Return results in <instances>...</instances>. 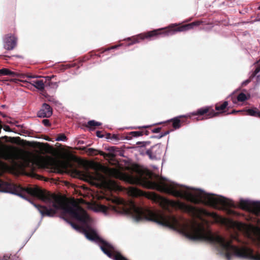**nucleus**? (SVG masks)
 Returning a JSON list of instances; mask_svg holds the SVG:
<instances>
[{
  "label": "nucleus",
  "mask_w": 260,
  "mask_h": 260,
  "mask_svg": "<svg viewBox=\"0 0 260 260\" xmlns=\"http://www.w3.org/2000/svg\"><path fill=\"white\" fill-rule=\"evenodd\" d=\"M79 149L82 151H86L87 152L89 155H95L96 152L98 151L97 150L95 149L90 148H87L86 147L82 146L79 148Z\"/></svg>",
  "instance_id": "obj_18"
},
{
  "label": "nucleus",
  "mask_w": 260,
  "mask_h": 260,
  "mask_svg": "<svg viewBox=\"0 0 260 260\" xmlns=\"http://www.w3.org/2000/svg\"><path fill=\"white\" fill-rule=\"evenodd\" d=\"M249 115L260 118V111L257 109H249L247 110Z\"/></svg>",
  "instance_id": "obj_17"
},
{
  "label": "nucleus",
  "mask_w": 260,
  "mask_h": 260,
  "mask_svg": "<svg viewBox=\"0 0 260 260\" xmlns=\"http://www.w3.org/2000/svg\"><path fill=\"white\" fill-rule=\"evenodd\" d=\"M126 40H131V38H127L126 39Z\"/></svg>",
  "instance_id": "obj_43"
},
{
  "label": "nucleus",
  "mask_w": 260,
  "mask_h": 260,
  "mask_svg": "<svg viewBox=\"0 0 260 260\" xmlns=\"http://www.w3.org/2000/svg\"><path fill=\"white\" fill-rule=\"evenodd\" d=\"M96 136L100 138H102L104 137V136L101 134V132L99 131H96Z\"/></svg>",
  "instance_id": "obj_33"
},
{
  "label": "nucleus",
  "mask_w": 260,
  "mask_h": 260,
  "mask_svg": "<svg viewBox=\"0 0 260 260\" xmlns=\"http://www.w3.org/2000/svg\"><path fill=\"white\" fill-rule=\"evenodd\" d=\"M0 260H20V258L16 254L13 255L12 254L10 255L6 254L3 257H0Z\"/></svg>",
  "instance_id": "obj_19"
},
{
  "label": "nucleus",
  "mask_w": 260,
  "mask_h": 260,
  "mask_svg": "<svg viewBox=\"0 0 260 260\" xmlns=\"http://www.w3.org/2000/svg\"><path fill=\"white\" fill-rule=\"evenodd\" d=\"M48 100L50 102H54V99L53 98H50Z\"/></svg>",
  "instance_id": "obj_40"
},
{
  "label": "nucleus",
  "mask_w": 260,
  "mask_h": 260,
  "mask_svg": "<svg viewBox=\"0 0 260 260\" xmlns=\"http://www.w3.org/2000/svg\"><path fill=\"white\" fill-rule=\"evenodd\" d=\"M162 152V149L160 144H157L147 149L146 154L151 160L160 159Z\"/></svg>",
  "instance_id": "obj_7"
},
{
  "label": "nucleus",
  "mask_w": 260,
  "mask_h": 260,
  "mask_svg": "<svg viewBox=\"0 0 260 260\" xmlns=\"http://www.w3.org/2000/svg\"><path fill=\"white\" fill-rule=\"evenodd\" d=\"M153 185L156 189L160 192L185 199L193 204L202 203L218 209L236 207L233 200L222 196L206 192L200 188L185 186V189H178L174 182L168 183L162 181L155 183Z\"/></svg>",
  "instance_id": "obj_2"
},
{
  "label": "nucleus",
  "mask_w": 260,
  "mask_h": 260,
  "mask_svg": "<svg viewBox=\"0 0 260 260\" xmlns=\"http://www.w3.org/2000/svg\"><path fill=\"white\" fill-rule=\"evenodd\" d=\"M250 94L246 95L245 93L241 92L237 96V100L239 102H244L250 98Z\"/></svg>",
  "instance_id": "obj_20"
},
{
  "label": "nucleus",
  "mask_w": 260,
  "mask_h": 260,
  "mask_svg": "<svg viewBox=\"0 0 260 260\" xmlns=\"http://www.w3.org/2000/svg\"><path fill=\"white\" fill-rule=\"evenodd\" d=\"M42 123L46 126H49L51 125L50 121L47 119H44L42 120Z\"/></svg>",
  "instance_id": "obj_29"
},
{
  "label": "nucleus",
  "mask_w": 260,
  "mask_h": 260,
  "mask_svg": "<svg viewBox=\"0 0 260 260\" xmlns=\"http://www.w3.org/2000/svg\"><path fill=\"white\" fill-rule=\"evenodd\" d=\"M17 38L12 34L6 35L4 39V47L7 50H12L17 45Z\"/></svg>",
  "instance_id": "obj_8"
},
{
  "label": "nucleus",
  "mask_w": 260,
  "mask_h": 260,
  "mask_svg": "<svg viewBox=\"0 0 260 260\" xmlns=\"http://www.w3.org/2000/svg\"><path fill=\"white\" fill-rule=\"evenodd\" d=\"M239 112H240V111H236L235 110H233L230 113V114H234Z\"/></svg>",
  "instance_id": "obj_39"
},
{
  "label": "nucleus",
  "mask_w": 260,
  "mask_h": 260,
  "mask_svg": "<svg viewBox=\"0 0 260 260\" xmlns=\"http://www.w3.org/2000/svg\"><path fill=\"white\" fill-rule=\"evenodd\" d=\"M251 78H250V79H247V80H245V81H243V82H242V83H241V85H242V86H246V85H247L249 83H250V81H251Z\"/></svg>",
  "instance_id": "obj_31"
},
{
  "label": "nucleus",
  "mask_w": 260,
  "mask_h": 260,
  "mask_svg": "<svg viewBox=\"0 0 260 260\" xmlns=\"http://www.w3.org/2000/svg\"><path fill=\"white\" fill-rule=\"evenodd\" d=\"M62 210L63 213L71 215L81 223L83 226L74 223L64 217L61 216V218L76 231H81L87 239L97 244L102 251L109 257L114 260H128L115 246L100 237L96 232L90 227L91 219L85 210L75 205L63 207Z\"/></svg>",
  "instance_id": "obj_3"
},
{
  "label": "nucleus",
  "mask_w": 260,
  "mask_h": 260,
  "mask_svg": "<svg viewBox=\"0 0 260 260\" xmlns=\"http://www.w3.org/2000/svg\"><path fill=\"white\" fill-rule=\"evenodd\" d=\"M52 84H54L56 87L58 86L57 83L56 82L52 83Z\"/></svg>",
  "instance_id": "obj_41"
},
{
  "label": "nucleus",
  "mask_w": 260,
  "mask_h": 260,
  "mask_svg": "<svg viewBox=\"0 0 260 260\" xmlns=\"http://www.w3.org/2000/svg\"><path fill=\"white\" fill-rule=\"evenodd\" d=\"M106 139H111V134H109V133L107 134V135H106Z\"/></svg>",
  "instance_id": "obj_38"
},
{
  "label": "nucleus",
  "mask_w": 260,
  "mask_h": 260,
  "mask_svg": "<svg viewBox=\"0 0 260 260\" xmlns=\"http://www.w3.org/2000/svg\"><path fill=\"white\" fill-rule=\"evenodd\" d=\"M173 131V130H170V131H167L165 132H162L158 136H155V135H153V136H150V138H155V139H161V138L167 136V135L169 134L171 132Z\"/></svg>",
  "instance_id": "obj_22"
},
{
  "label": "nucleus",
  "mask_w": 260,
  "mask_h": 260,
  "mask_svg": "<svg viewBox=\"0 0 260 260\" xmlns=\"http://www.w3.org/2000/svg\"><path fill=\"white\" fill-rule=\"evenodd\" d=\"M109 207H107V206L103 205H100L96 207H95L93 210L95 212H102L104 213L105 215H108L109 214Z\"/></svg>",
  "instance_id": "obj_13"
},
{
  "label": "nucleus",
  "mask_w": 260,
  "mask_h": 260,
  "mask_svg": "<svg viewBox=\"0 0 260 260\" xmlns=\"http://www.w3.org/2000/svg\"><path fill=\"white\" fill-rule=\"evenodd\" d=\"M143 135V131H133L129 133L128 136L125 137V139L130 140L133 137H138Z\"/></svg>",
  "instance_id": "obj_15"
},
{
  "label": "nucleus",
  "mask_w": 260,
  "mask_h": 260,
  "mask_svg": "<svg viewBox=\"0 0 260 260\" xmlns=\"http://www.w3.org/2000/svg\"><path fill=\"white\" fill-rule=\"evenodd\" d=\"M67 140V137L63 134H61L55 138L56 141H66Z\"/></svg>",
  "instance_id": "obj_27"
},
{
  "label": "nucleus",
  "mask_w": 260,
  "mask_h": 260,
  "mask_svg": "<svg viewBox=\"0 0 260 260\" xmlns=\"http://www.w3.org/2000/svg\"><path fill=\"white\" fill-rule=\"evenodd\" d=\"M127 194L132 198L144 196L145 193L135 186H130L126 190Z\"/></svg>",
  "instance_id": "obj_11"
},
{
  "label": "nucleus",
  "mask_w": 260,
  "mask_h": 260,
  "mask_svg": "<svg viewBox=\"0 0 260 260\" xmlns=\"http://www.w3.org/2000/svg\"><path fill=\"white\" fill-rule=\"evenodd\" d=\"M77 143H78V145H82V144H84L85 143V142L84 141L79 140L78 141Z\"/></svg>",
  "instance_id": "obj_36"
},
{
  "label": "nucleus",
  "mask_w": 260,
  "mask_h": 260,
  "mask_svg": "<svg viewBox=\"0 0 260 260\" xmlns=\"http://www.w3.org/2000/svg\"><path fill=\"white\" fill-rule=\"evenodd\" d=\"M260 84V75H257L256 77V84L259 85Z\"/></svg>",
  "instance_id": "obj_34"
},
{
  "label": "nucleus",
  "mask_w": 260,
  "mask_h": 260,
  "mask_svg": "<svg viewBox=\"0 0 260 260\" xmlns=\"http://www.w3.org/2000/svg\"><path fill=\"white\" fill-rule=\"evenodd\" d=\"M209 108L208 107H205L198 109L196 111H194L190 114L192 115H203L205 114H207L206 115V117L204 119H208L213 117L216 116L218 113L215 112L213 110L210 112H209Z\"/></svg>",
  "instance_id": "obj_10"
},
{
  "label": "nucleus",
  "mask_w": 260,
  "mask_h": 260,
  "mask_svg": "<svg viewBox=\"0 0 260 260\" xmlns=\"http://www.w3.org/2000/svg\"><path fill=\"white\" fill-rule=\"evenodd\" d=\"M258 21H260V19L258 20Z\"/></svg>",
  "instance_id": "obj_47"
},
{
  "label": "nucleus",
  "mask_w": 260,
  "mask_h": 260,
  "mask_svg": "<svg viewBox=\"0 0 260 260\" xmlns=\"http://www.w3.org/2000/svg\"><path fill=\"white\" fill-rule=\"evenodd\" d=\"M1 107L3 108H5L6 107V106L5 105H3L1 106Z\"/></svg>",
  "instance_id": "obj_42"
},
{
  "label": "nucleus",
  "mask_w": 260,
  "mask_h": 260,
  "mask_svg": "<svg viewBox=\"0 0 260 260\" xmlns=\"http://www.w3.org/2000/svg\"><path fill=\"white\" fill-rule=\"evenodd\" d=\"M31 84L38 90L43 91L45 89V85L43 80H36L31 81Z\"/></svg>",
  "instance_id": "obj_14"
},
{
  "label": "nucleus",
  "mask_w": 260,
  "mask_h": 260,
  "mask_svg": "<svg viewBox=\"0 0 260 260\" xmlns=\"http://www.w3.org/2000/svg\"><path fill=\"white\" fill-rule=\"evenodd\" d=\"M259 63L258 66H257L254 70V71L253 72V73L250 76V78H253L254 77L256 76V74H258L260 72V60L258 62Z\"/></svg>",
  "instance_id": "obj_26"
},
{
  "label": "nucleus",
  "mask_w": 260,
  "mask_h": 260,
  "mask_svg": "<svg viewBox=\"0 0 260 260\" xmlns=\"http://www.w3.org/2000/svg\"><path fill=\"white\" fill-rule=\"evenodd\" d=\"M144 134L146 135V136H148L149 134V131L146 130V131L143 132V135Z\"/></svg>",
  "instance_id": "obj_37"
},
{
  "label": "nucleus",
  "mask_w": 260,
  "mask_h": 260,
  "mask_svg": "<svg viewBox=\"0 0 260 260\" xmlns=\"http://www.w3.org/2000/svg\"><path fill=\"white\" fill-rule=\"evenodd\" d=\"M161 130V127H156V128H155L153 129H152V133H158L160 132Z\"/></svg>",
  "instance_id": "obj_32"
},
{
  "label": "nucleus",
  "mask_w": 260,
  "mask_h": 260,
  "mask_svg": "<svg viewBox=\"0 0 260 260\" xmlns=\"http://www.w3.org/2000/svg\"><path fill=\"white\" fill-rule=\"evenodd\" d=\"M258 9L260 10V6L258 7Z\"/></svg>",
  "instance_id": "obj_46"
},
{
  "label": "nucleus",
  "mask_w": 260,
  "mask_h": 260,
  "mask_svg": "<svg viewBox=\"0 0 260 260\" xmlns=\"http://www.w3.org/2000/svg\"><path fill=\"white\" fill-rule=\"evenodd\" d=\"M201 23V22L200 21H195L189 24L183 25L176 28L170 29L161 32H159L161 29H159L149 31L146 33L140 34L137 35V38H134L133 41L128 44V46H129L134 44L139 43V39L141 40H144V39H149L154 37H156L158 35H162L163 36H172L174 35L177 32L184 31L192 29L195 26H198Z\"/></svg>",
  "instance_id": "obj_5"
},
{
  "label": "nucleus",
  "mask_w": 260,
  "mask_h": 260,
  "mask_svg": "<svg viewBox=\"0 0 260 260\" xmlns=\"http://www.w3.org/2000/svg\"><path fill=\"white\" fill-rule=\"evenodd\" d=\"M101 124L102 123L100 122L91 120L88 121L87 126L90 127V130H92V127L100 126Z\"/></svg>",
  "instance_id": "obj_21"
},
{
  "label": "nucleus",
  "mask_w": 260,
  "mask_h": 260,
  "mask_svg": "<svg viewBox=\"0 0 260 260\" xmlns=\"http://www.w3.org/2000/svg\"><path fill=\"white\" fill-rule=\"evenodd\" d=\"M228 105V101H224L222 104L220 105H216L215 106V109L217 111H220V110H223L225 109V108Z\"/></svg>",
  "instance_id": "obj_23"
},
{
  "label": "nucleus",
  "mask_w": 260,
  "mask_h": 260,
  "mask_svg": "<svg viewBox=\"0 0 260 260\" xmlns=\"http://www.w3.org/2000/svg\"><path fill=\"white\" fill-rule=\"evenodd\" d=\"M118 148H117L115 146H112V147H110L108 150L110 151L115 153L118 151Z\"/></svg>",
  "instance_id": "obj_30"
},
{
  "label": "nucleus",
  "mask_w": 260,
  "mask_h": 260,
  "mask_svg": "<svg viewBox=\"0 0 260 260\" xmlns=\"http://www.w3.org/2000/svg\"><path fill=\"white\" fill-rule=\"evenodd\" d=\"M185 117H186L185 115H180V116L175 117L173 118H172V119L168 120L167 121H168V122L172 121V122H173L172 126H173V128L176 129H178L181 127V123H180L181 121L180 119V118Z\"/></svg>",
  "instance_id": "obj_12"
},
{
  "label": "nucleus",
  "mask_w": 260,
  "mask_h": 260,
  "mask_svg": "<svg viewBox=\"0 0 260 260\" xmlns=\"http://www.w3.org/2000/svg\"><path fill=\"white\" fill-rule=\"evenodd\" d=\"M121 45H122V44H119L118 45H115V46H112L111 47H110V48H107L105 49L102 52L108 51L111 49H117L119 47L121 46Z\"/></svg>",
  "instance_id": "obj_28"
},
{
  "label": "nucleus",
  "mask_w": 260,
  "mask_h": 260,
  "mask_svg": "<svg viewBox=\"0 0 260 260\" xmlns=\"http://www.w3.org/2000/svg\"><path fill=\"white\" fill-rule=\"evenodd\" d=\"M16 57H21V56L20 55H16Z\"/></svg>",
  "instance_id": "obj_44"
},
{
  "label": "nucleus",
  "mask_w": 260,
  "mask_h": 260,
  "mask_svg": "<svg viewBox=\"0 0 260 260\" xmlns=\"http://www.w3.org/2000/svg\"><path fill=\"white\" fill-rule=\"evenodd\" d=\"M0 192L16 195L30 202L41 214L42 217H53L60 209V204L50 194L40 188L23 187L20 185L0 179Z\"/></svg>",
  "instance_id": "obj_4"
},
{
  "label": "nucleus",
  "mask_w": 260,
  "mask_h": 260,
  "mask_svg": "<svg viewBox=\"0 0 260 260\" xmlns=\"http://www.w3.org/2000/svg\"><path fill=\"white\" fill-rule=\"evenodd\" d=\"M151 144V142L149 141H138L136 143V144L139 146L140 148H143L146 146H148Z\"/></svg>",
  "instance_id": "obj_25"
},
{
  "label": "nucleus",
  "mask_w": 260,
  "mask_h": 260,
  "mask_svg": "<svg viewBox=\"0 0 260 260\" xmlns=\"http://www.w3.org/2000/svg\"><path fill=\"white\" fill-rule=\"evenodd\" d=\"M238 206L254 215H260V201L240 199Z\"/></svg>",
  "instance_id": "obj_6"
},
{
  "label": "nucleus",
  "mask_w": 260,
  "mask_h": 260,
  "mask_svg": "<svg viewBox=\"0 0 260 260\" xmlns=\"http://www.w3.org/2000/svg\"><path fill=\"white\" fill-rule=\"evenodd\" d=\"M213 216L216 222L221 224L229 230L233 231L235 234H231L229 238H226L206 230L201 222L194 220H188V238L191 240L206 239L225 251L228 260H231L233 255L240 258L260 260V254L254 253L253 249L248 247L238 237L239 232L245 236H250L251 229L249 225L241 221L224 218L216 213H214Z\"/></svg>",
  "instance_id": "obj_1"
},
{
  "label": "nucleus",
  "mask_w": 260,
  "mask_h": 260,
  "mask_svg": "<svg viewBox=\"0 0 260 260\" xmlns=\"http://www.w3.org/2000/svg\"><path fill=\"white\" fill-rule=\"evenodd\" d=\"M0 75L5 76L9 75L11 77H14L16 75V73L14 72L10 71V70L6 68H3L0 70Z\"/></svg>",
  "instance_id": "obj_16"
},
{
  "label": "nucleus",
  "mask_w": 260,
  "mask_h": 260,
  "mask_svg": "<svg viewBox=\"0 0 260 260\" xmlns=\"http://www.w3.org/2000/svg\"><path fill=\"white\" fill-rule=\"evenodd\" d=\"M165 122H158V123H155V124H152V125H143V126H133V127H131V129H141V128H148V127H150L153 125H157V124H162L163 123H165Z\"/></svg>",
  "instance_id": "obj_24"
},
{
  "label": "nucleus",
  "mask_w": 260,
  "mask_h": 260,
  "mask_svg": "<svg viewBox=\"0 0 260 260\" xmlns=\"http://www.w3.org/2000/svg\"><path fill=\"white\" fill-rule=\"evenodd\" d=\"M111 139H113V140H119V138L117 136V135H113V136H112L111 137Z\"/></svg>",
  "instance_id": "obj_35"
},
{
  "label": "nucleus",
  "mask_w": 260,
  "mask_h": 260,
  "mask_svg": "<svg viewBox=\"0 0 260 260\" xmlns=\"http://www.w3.org/2000/svg\"><path fill=\"white\" fill-rule=\"evenodd\" d=\"M120 156H123V155L122 154H121V153H120Z\"/></svg>",
  "instance_id": "obj_45"
},
{
  "label": "nucleus",
  "mask_w": 260,
  "mask_h": 260,
  "mask_svg": "<svg viewBox=\"0 0 260 260\" xmlns=\"http://www.w3.org/2000/svg\"><path fill=\"white\" fill-rule=\"evenodd\" d=\"M52 115V109L50 105L43 103L41 109L37 113V116L40 118H49Z\"/></svg>",
  "instance_id": "obj_9"
}]
</instances>
